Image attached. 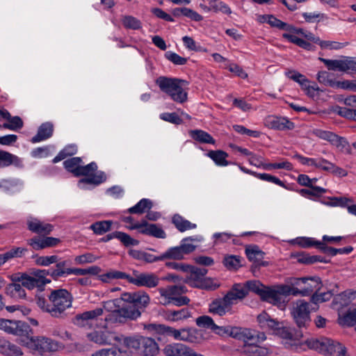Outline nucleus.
<instances>
[{
    "instance_id": "1",
    "label": "nucleus",
    "mask_w": 356,
    "mask_h": 356,
    "mask_svg": "<svg viewBox=\"0 0 356 356\" xmlns=\"http://www.w3.org/2000/svg\"><path fill=\"white\" fill-rule=\"evenodd\" d=\"M257 321L261 329L271 331L273 334L285 339L299 340L304 334L302 331L292 332L289 327L284 325L282 322L272 318L266 312H264L257 316Z\"/></svg>"
},
{
    "instance_id": "2",
    "label": "nucleus",
    "mask_w": 356,
    "mask_h": 356,
    "mask_svg": "<svg viewBox=\"0 0 356 356\" xmlns=\"http://www.w3.org/2000/svg\"><path fill=\"white\" fill-rule=\"evenodd\" d=\"M156 83L163 92L168 94L173 101L184 103L188 99L187 92L183 88V85L188 84L185 80L177 78L159 76Z\"/></svg>"
},
{
    "instance_id": "3",
    "label": "nucleus",
    "mask_w": 356,
    "mask_h": 356,
    "mask_svg": "<svg viewBox=\"0 0 356 356\" xmlns=\"http://www.w3.org/2000/svg\"><path fill=\"white\" fill-rule=\"evenodd\" d=\"M305 343L310 349L329 356H346L347 352L346 348L341 343L326 337L308 339Z\"/></svg>"
},
{
    "instance_id": "4",
    "label": "nucleus",
    "mask_w": 356,
    "mask_h": 356,
    "mask_svg": "<svg viewBox=\"0 0 356 356\" xmlns=\"http://www.w3.org/2000/svg\"><path fill=\"white\" fill-rule=\"evenodd\" d=\"M72 294L66 289L52 290L49 295L51 306L48 307L47 312L55 318L63 317L65 310L72 306Z\"/></svg>"
},
{
    "instance_id": "5",
    "label": "nucleus",
    "mask_w": 356,
    "mask_h": 356,
    "mask_svg": "<svg viewBox=\"0 0 356 356\" xmlns=\"http://www.w3.org/2000/svg\"><path fill=\"white\" fill-rule=\"evenodd\" d=\"M124 343L128 348L138 350L144 356H155L159 352L157 343L151 337H128L124 339Z\"/></svg>"
},
{
    "instance_id": "6",
    "label": "nucleus",
    "mask_w": 356,
    "mask_h": 356,
    "mask_svg": "<svg viewBox=\"0 0 356 356\" xmlns=\"http://www.w3.org/2000/svg\"><path fill=\"white\" fill-rule=\"evenodd\" d=\"M22 344L27 348L39 352H53L58 348L56 341L45 337H34L31 329V334L22 340Z\"/></svg>"
},
{
    "instance_id": "7",
    "label": "nucleus",
    "mask_w": 356,
    "mask_h": 356,
    "mask_svg": "<svg viewBox=\"0 0 356 356\" xmlns=\"http://www.w3.org/2000/svg\"><path fill=\"white\" fill-rule=\"evenodd\" d=\"M293 321L298 327V330L291 329L292 332L302 331V329L307 330L312 322L310 317V311L309 309V303L305 300H298L296 305L293 307L291 312Z\"/></svg>"
},
{
    "instance_id": "8",
    "label": "nucleus",
    "mask_w": 356,
    "mask_h": 356,
    "mask_svg": "<svg viewBox=\"0 0 356 356\" xmlns=\"http://www.w3.org/2000/svg\"><path fill=\"white\" fill-rule=\"evenodd\" d=\"M291 293V287L289 285H277L273 289L265 286L260 298L263 301L280 307L284 302L283 296H287Z\"/></svg>"
},
{
    "instance_id": "9",
    "label": "nucleus",
    "mask_w": 356,
    "mask_h": 356,
    "mask_svg": "<svg viewBox=\"0 0 356 356\" xmlns=\"http://www.w3.org/2000/svg\"><path fill=\"white\" fill-rule=\"evenodd\" d=\"M0 329L8 334L19 337L21 343L22 339L31 334L30 325L22 321L0 318Z\"/></svg>"
},
{
    "instance_id": "10",
    "label": "nucleus",
    "mask_w": 356,
    "mask_h": 356,
    "mask_svg": "<svg viewBox=\"0 0 356 356\" xmlns=\"http://www.w3.org/2000/svg\"><path fill=\"white\" fill-rule=\"evenodd\" d=\"M97 169L96 163L91 162L90 163L80 167L76 170V177L80 176H88V177L80 179V183L99 185L106 180V175L104 172H99L97 174H94Z\"/></svg>"
},
{
    "instance_id": "11",
    "label": "nucleus",
    "mask_w": 356,
    "mask_h": 356,
    "mask_svg": "<svg viewBox=\"0 0 356 356\" xmlns=\"http://www.w3.org/2000/svg\"><path fill=\"white\" fill-rule=\"evenodd\" d=\"M212 331L220 336H230L240 341L252 337L251 329L245 327L218 326L215 323Z\"/></svg>"
},
{
    "instance_id": "12",
    "label": "nucleus",
    "mask_w": 356,
    "mask_h": 356,
    "mask_svg": "<svg viewBox=\"0 0 356 356\" xmlns=\"http://www.w3.org/2000/svg\"><path fill=\"white\" fill-rule=\"evenodd\" d=\"M140 316L141 312H139L137 308H133L130 304L122 302L118 310L113 314L114 318L113 323L124 324L129 321H135Z\"/></svg>"
},
{
    "instance_id": "13",
    "label": "nucleus",
    "mask_w": 356,
    "mask_h": 356,
    "mask_svg": "<svg viewBox=\"0 0 356 356\" xmlns=\"http://www.w3.org/2000/svg\"><path fill=\"white\" fill-rule=\"evenodd\" d=\"M122 299L124 302H127L133 307L137 308L141 313L149 303V297L147 293L143 291L129 293L124 292L122 293Z\"/></svg>"
},
{
    "instance_id": "14",
    "label": "nucleus",
    "mask_w": 356,
    "mask_h": 356,
    "mask_svg": "<svg viewBox=\"0 0 356 356\" xmlns=\"http://www.w3.org/2000/svg\"><path fill=\"white\" fill-rule=\"evenodd\" d=\"M133 274L134 277H131L129 280V283L137 286L154 288L158 286L159 283V278L154 273H140L136 270H134Z\"/></svg>"
},
{
    "instance_id": "15",
    "label": "nucleus",
    "mask_w": 356,
    "mask_h": 356,
    "mask_svg": "<svg viewBox=\"0 0 356 356\" xmlns=\"http://www.w3.org/2000/svg\"><path fill=\"white\" fill-rule=\"evenodd\" d=\"M308 280L304 286H300V289L291 287V293L293 296L301 295L302 296H309L314 291L317 293L322 286L321 278L319 277H307Z\"/></svg>"
},
{
    "instance_id": "16",
    "label": "nucleus",
    "mask_w": 356,
    "mask_h": 356,
    "mask_svg": "<svg viewBox=\"0 0 356 356\" xmlns=\"http://www.w3.org/2000/svg\"><path fill=\"white\" fill-rule=\"evenodd\" d=\"M163 351L165 356H196V353L191 348L181 343L168 344Z\"/></svg>"
},
{
    "instance_id": "17",
    "label": "nucleus",
    "mask_w": 356,
    "mask_h": 356,
    "mask_svg": "<svg viewBox=\"0 0 356 356\" xmlns=\"http://www.w3.org/2000/svg\"><path fill=\"white\" fill-rule=\"evenodd\" d=\"M103 314V309L96 308L93 310L84 312L76 314L73 318V323L79 327L90 326V321L96 319Z\"/></svg>"
},
{
    "instance_id": "18",
    "label": "nucleus",
    "mask_w": 356,
    "mask_h": 356,
    "mask_svg": "<svg viewBox=\"0 0 356 356\" xmlns=\"http://www.w3.org/2000/svg\"><path fill=\"white\" fill-rule=\"evenodd\" d=\"M55 264V268H49L50 276L54 280H57L58 278L63 277L65 275L71 274L72 268L69 267V261H60V259H58V261Z\"/></svg>"
},
{
    "instance_id": "19",
    "label": "nucleus",
    "mask_w": 356,
    "mask_h": 356,
    "mask_svg": "<svg viewBox=\"0 0 356 356\" xmlns=\"http://www.w3.org/2000/svg\"><path fill=\"white\" fill-rule=\"evenodd\" d=\"M267 122L271 128L278 130H291L294 128V123L285 118L277 116L269 117Z\"/></svg>"
},
{
    "instance_id": "20",
    "label": "nucleus",
    "mask_w": 356,
    "mask_h": 356,
    "mask_svg": "<svg viewBox=\"0 0 356 356\" xmlns=\"http://www.w3.org/2000/svg\"><path fill=\"white\" fill-rule=\"evenodd\" d=\"M28 229L38 234H49L53 230V225L49 223H44L38 220L29 221L27 223Z\"/></svg>"
},
{
    "instance_id": "21",
    "label": "nucleus",
    "mask_w": 356,
    "mask_h": 356,
    "mask_svg": "<svg viewBox=\"0 0 356 356\" xmlns=\"http://www.w3.org/2000/svg\"><path fill=\"white\" fill-rule=\"evenodd\" d=\"M54 126L50 122L42 123L38 128L37 134L33 136L31 141L33 143L46 140L52 136Z\"/></svg>"
},
{
    "instance_id": "22",
    "label": "nucleus",
    "mask_w": 356,
    "mask_h": 356,
    "mask_svg": "<svg viewBox=\"0 0 356 356\" xmlns=\"http://www.w3.org/2000/svg\"><path fill=\"white\" fill-rule=\"evenodd\" d=\"M124 302V300L122 299V297L120 298H115L111 300H108L106 302H104L103 303V311L106 310L109 312V314L106 316L105 320L106 321H110L113 323L114 318H113V314L115 313L119 309V307L120 306V304Z\"/></svg>"
},
{
    "instance_id": "23",
    "label": "nucleus",
    "mask_w": 356,
    "mask_h": 356,
    "mask_svg": "<svg viewBox=\"0 0 356 356\" xmlns=\"http://www.w3.org/2000/svg\"><path fill=\"white\" fill-rule=\"evenodd\" d=\"M188 272L191 273L190 275L184 280V282L191 286V283H197L202 279L207 273L208 270L204 268H198L190 265Z\"/></svg>"
},
{
    "instance_id": "24",
    "label": "nucleus",
    "mask_w": 356,
    "mask_h": 356,
    "mask_svg": "<svg viewBox=\"0 0 356 356\" xmlns=\"http://www.w3.org/2000/svg\"><path fill=\"white\" fill-rule=\"evenodd\" d=\"M164 318L169 321H178L186 319L191 316V314L187 308H183L179 310H167L165 311Z\"/></svg>"
},
{
    "instance_id": "25",
    "label": "nucleus",
    "mask_w": 356,
    "mask_h": 356,
    "mask_svg": "<svg viewBox=\"0 0 356 356\" xmlns=\"http://www.w3.org/2000/svg\"><path fill=\"white\" fill-rule=\"evenodd\" d=\"M91 356H131V353L127 350L111 347L97 350Z\"/></svg>"
},
{
    "instance_id": "26",
    "label": "nucleus",
    "mask_w": 356,
    "mask_h": 356,
    "mask_svg": "<svg viewBox=\"0 0 356 356\" xmlns=\"http://www.w3.org/2000/svg\"><path fill=\"white\" fill-rule=\"evenodd\" d=\"M0 353L7 356H19L22 355L19 347L4 339H3L0 345Z\"/></svg>"
},
{
    "instance_id": "27",
    "label": "nucleus",
    "mask_w": 356,
    "mask_h": 356,
    "mask_svg": "<svg viewBox=\"0 0 356 356\" xmlns=\"http://www.w3.org/2000/svg\"><path fill=\"white\" fill-rule=\"evenodd\" d=\"M229 307L227 305L224 298H218L212 301L209 305V312L210 313L216 314L219 316H223L229 310Z\"/></svg>"
},
{
    "instance_id": "28",
    "label": "nucleus",
    "mask_w": 356,
    "mask_h": 356,
    "mask_svg": "<svg viewBox=\"0 0 356 356\" xmlns=\"http://www.w3.org/2000/svg\"><path fill=\"white\" fill-rule=\"evenodd\" d=\"M6 293L13 298H24L26 293L19 283H11L6 286Z\"/></svg>"
},
{
    "instance_id": "29",
    "label": "nucleus",
    "mask_w": 356,
    "mask_h": 356,
    "mask_svg": "<svg viewBox=\"0 0 356 356\" xmlns=\"http://www.w3.org/2000/svg\"><path fill=\"white\" fill-rule=\"evenodd\" d=\"M88 339L95 343L106 345L111 343L110 335L108 333L102 331H95L87 334Z\"/></svg>"
},
{
    "instance_id": "30",
    "label": "nucleus",
    "mask_w": 356,
    "mask_h": 356,
    "mask_svg": "<svg viewBox=\"0 0 356 356\" xmlns=\"http://www.w3.org/2000/svg\"><path fill=\"white\" fill-rule=\"evenodd\" d=\"M189 134L195 140L201 143L215 144L216 143L213 137L204 131L200 129L191 130Z\"/></svg>"
},
{
    "instance_id": "31",
    "label": "nucleus",
    "mask_w": 356,
    "mask_h": 356,
    "mask_svg": "<svg viewBox=\"0 0 356 356\" xmlns=\"http://www.w3.org/2000/svg\"><path fill=\"white\" fill-rule=\"evenodd\" d=\"M139 233L158 238H165L166 237L164 230L156 224H151L147 228L139 230Z\"/></svg>"
},
{
    "instance_id": "32",
    "label": "nucleus",
    "mask_w": 356,
    "mask_h": 356,
    "mask_svg": "<svg viewBox=\"0 0 356 356\" xmlns=\"http://www.w3.org/2000/svg\"><path fill=\"white\" fill-rule=\"evenodd\" d=\"M153 207V203L148 199H142L135 206L129 208L127 212L129 213L142 214L149 210Z\"/></svg>"
},
{
    "instance_id": "33",
    "label": "nucleus",
    "mask_w": 356,
    "mask_h": 356,
    "mask_svg": "<svg viewBox=\"0 0 356 356\" xmlns=\"http://www.w3.org/2000/svg\"><path fill=\"white\" fill-rule=\"evenodd\" d=\"M172 222L175 227L179 232H184L187 229H193L196 227V225L192 224L187 220L184 219L180 215L175 214L172 217Z\"/></svg>"
},
{
    "instance_id": "34",
    "label": "nucleus",
    "mask_w": 356,
    "mask_h": 356,
    "mask_svg": "<svg viewBox=\"0 0 356 356\" xmlns=\"http://www.w3.org/2000/svg\"><path fill=\"white\" fill-rule=\"evenodd\" d=\"M210 157L218 165L226 166L229 162L226 160L228 154L222 150H211L207 153Z\"/></svg>"
},
{
    "instance_id": "35",
    "label": "nucleus",
    "mask_w": 356,
    "mask_h": 356,
    "mask_svg": "<svg viewBox=\"0 0 356 356\" xmlns=\"http://www.w3.org/2000/svg\"><path fill=\"white\" fill-rule=\"evenodd\" d=\"M248 259L254 263L259 262L264 259V252L257 245H250L245 249Z\"/></svg>"
},
{
    "instance_id": "36",
    "label": "nucleus",
    "mask_w": 356,
    "mask_h": 356,
    "mask_svg": "<svg viewBox=\"0 0 356 356\" xmlns=\"http://www.w3.org/2000/svg\"><path fill=\"white\" fill-rule=\"evenodd\" d=\"M298 261L300 264H312L316 262H323V263H329L330 260L326 259L325 257L319 256V255H309L307 253H302L299 255L298 258Z\"/></svg>"
},
{
    "instance_id": "37",
    "label": "nucleus",
    "mask_w": 356,
    "mask_h": 356,
    "mask_svg": "<svg viewBox=\"0 0 356 356\" xmlns=\"http://www.w3.org/2000/svg\"><path fill=\"white\" fill-rule=\"evenodd\" d=\"M112 220L97 221L92 223L90 228L95 234L102 235L111 229Z\"/></svg>"
},
{
    "instance_id": "38",
    "label": "nucleus",
    "mask_w": 356,
    "mask_h": 356,
    "mask_svg": "<svg viewBox=\"0 0 356 356\" xmlns=\"http://www.w3.org/2000/svg\"><path fill=\"white\" fill-rule=\"evenodd\" d=\"M19 158L8 152L0 150V168L6 167L12 164L17 165Z\"/></svg>"
},
{
    "instance_id": "39",
    "label": "nucleus",
    "mask_w": 356,
    "mask_h": 356,
    "mask_svg": "<svg viewBox=\"0 0 356 356\" xmlns=\"http://www.w3.org/2000/svg\"><path fill=\"white\" fill-rule=\"evenodd\" d=\"M341 325L353 326L356 324V308L350 307L342 318H339Z\"/></svg>"
},
{
    "instance_id": "40",
    "label": "nucleus",
    "mask_w": 356,
    "mask_h": 356,
    "mask_svg": "<svg viewBox=\"0 0 356 356\" xmlns=\"http://www.w3.org/2000/svg\"><path fill=\"white\" fill-rule=\"evenodd\" d=\"M149 330L155 331L159 334H163L168 337H172L174 329L172 327L163 325V324H156L152 323L145 326Z\"/></svg>"
},
{
    "instance_id": "41",
    "label": "nucleus",
    "mask_w": 356,
    "mask_h": 356,
    "mask_svg": "<svg viewBox=\"0 0 356 356\" xmlns=\"http://www.w3.org/2000/svg\"><path fill=\"white\" fill-rule=\"evenodd\" d=\"M30 274L37 280L38 286L44 285L46 283H49L51 281L47 279L46 275H50V270H40V269H32L30 271Z\"/></svg>"
},
{
    "instance_id": "42",
    "label": "nucleus",
    "mask_w": 356,
    "mask_h": 356,
    "mask_svg": "<svg viewBox=\"0 0 356 356\" xmlns=\"http://www.w3.org/2000/svg\"><path fill=\"white\" fill-rule=\"evenodd\" d=\"M319 60L326 65L329 70L345 71V60H330L323 58H319Z\"/></svg>"
},
{
    "instance_id": "43",
    "label": "nucleus",
    "mask_w": 356,
    "mask_h": 356,
    "mask_svg": "<svg viewBox=\"0 0 356 356\" xmlns=\"http://www.w3.org/2000/svg\"><path fill=\"white\" fill-rule=\"evenodd\" d=\"M115 238H118L125 247L135 246L139 244V241L131 238L128 234L122 232H115Z\"/></svg>"
},
{
    "instance_id": "44",
    "label": "nucleus",
    "mask_w": 356,
    "mask_h": 356,
    "mask_svg": "<svg viewBox=\"0 0 356 356\" xmlns=\"http://www.w3.org/2000/svg\"><path fill=\"white\" fill-rule=\"evenodd\" d=\"M162 261L165 259L181 260L184 255L179 246L169 248L165 252L161 254Z\"/></svg>"
},
{
    "instance_id": "45",
    "label": "nucleus",
    "mask_w": 356,
    "mask_h": 356,
    "mask_svg": "<svg viewBox=\"0 0 356 356\" xmlns=\"http://www.w3.org/2000/svg\"><path fill=\"white\" fill-rule=\"evenodd\" d=\"M241 257L235 255H227L223 259L222 263L228 270H237L241 265Z\"/></svg>"
},
{
    "instance_id": "46",
    "label": "nucleus",
    "mask_w": 356,
    "mask_h": 356,
    "mask_svg": "<svg viewBox=\"0 0 356 356\" xmlns=\"http://www.w3.org/2000/svg\"><path fill=\"white\" fill-rule=\"evenodd\" d=\"M122 23L126 29L132 30H138L142 27L140 21L131 15L124 16L122 19Z\"/></svg>"
},
{
    "instance_id": "47",
    "label": "nucleus",
    "mask_w": 356,
    "mask_h": 356,
    "mask_svg": "<svg viewBox=\"0 0 356 356\" xmlns=\"http://www.w3.org/2000/svg\"><path fill=\"white\" fill-rule=\"evenodd\" d=\"M329 199L330 201L324 204L331 207H346L348 204L353 202V199L346 197H332Z\"/></svg>"
},
{
    "instance_id": "48",
    "label": "nucleus",
    "mask_w": 356,
    "mask_h": 356,
    "mask_svg": "<svg viewBox=\"0 0 356 356\" xmlns=\"http://www.w3.org/2000/svg\"><path fill=\"white\" fill-rule=\"evenodd\" d=\"M209 10H212L216 13L221 12L225 14H231L232 13L230 8L227 4L218 0L210 1Z\"/></svg>"
},
{
    "instance_id": "49",
    "label": "nucleus",
    "mask_w": 356,
    "mask_h": 356,
    "mask_svg": "<svg viewBox=\"0 0 356 356\" xmlns=\"http://www.w3.org/2000/svg\"><path fill=\"white\" fill-rule=\"evenodd\" d=\"M82 159L80 157H72L67 159L63 162L65 168L72 172L75 177L76 174V170L80 167Z\"/></svg>"
},
{
    "instance_id": "50",
    "label": "nucleus",
    "mask_w": 356,
    "mask_h": 356,
    "mask_svg": "<svg viewBox=\"0 0 356 356\" xmlns=\"http://www.w3.org/2000/svg\"><path fill=\"white\" fill-rule=\"evenodd\" d=\"M245 286L247 288L248 293L251 291L261 297V293H264L265 286L262 284L259 280H249L245 282Z\"/></svg>"
},
{
    "instance_id": "51",
    "label": "nucleus",
    "mask_w": 356,
    "mask_h": 356,
    "mask_svg": "<svg viewBox=\"0 0 356 356\" xmlns=\"http://www.w3.org/2000/svg\"><path fill=\"white\" fill-rule=\"evenodd\" d=\"M310 189L302 188L300 189L298 192L302 196H314V197H320L323 193H325L327 190L320 186H316L312 185L309 186Z\"/></svg>"
},
{
    "instance_id": "52",
    "label": "nucleus",
    "mask_w": 356,
    "mask_h": 356,
    "mask_svg": "<svg viewBox=\"0 0 356 356\" xmlns=\"http://www.w3.org/2000/svg\"><path fill=\"white\" fill-rule=\"evenodd\" d=\"M181 341H185L190 343H196L197 337L195 334L197 333V330L192 328L181 329Z\"/></svg>"
},
{
    "instance_id": "53",
    "label": "nucleus",
    "mask_w": 356,
    "mask_h": 356,
    "mask_svg": "<svg viewBox=\"0 0 356 356\" xmlns=\"http://www.w3.org/2000/svg\"><path fill=\"white\" fill-rule=\"evenodd\" d=\"M191 286L194 288H198L206 290H215L218 286L213 285L212 281L209 278H205L204 277L199 280L197 283H191Z\"/></svg>"
},
{
    "instance_id": "54",
    "label": "nucleus",
    "mask_w": 356,
    "mask_h": 356,
    "mask_svg": "<svg viewBox=\"0 0 356 356\" xmlns=\"http://www.w3.org/2000/svg\"><path fill=\"white\" fill-rule=\"evenodd\" d=\"M317 80L320 83L333 88L334 85V79L332 75L326 71L319 72L317 74Z\"/></svg>"
},
{
    "instance_id": "55",
    "label": "nucleus",
    "mask_w": 356,
    "mask_h": 356,
    "mask_svg": "<svg viewBox=\"0 0 356 356\" xmlns=\"http://www.w3.org/2000/svg\"><path fill=\"white\" fill-rule=\"evenodd\" d=\"M196 324L198 327L213 330L215 323L211 317L209 316H201L196 318Z\"/></svg>"
},
{
    "instance_id": "56",
    "label": "nucleus",
    "mask_w": 356,
    "mask_h": 356,
    "mask_svg": "<svg viewBox=\"0 0 356 356\" xmlns=\"http://www.w3.org/2000/svg\"><path fill=\"white\" fill-rule=\"evenodd\" d=\"M165 57L177 65H184L187 63L188 58L181 57L177 54L172 51H167L165 54Z\"/></svg>"
},
{
    "instance_id": "57",
    "label": "nucleus",
    "mask_w": 356,
    "mask_h": 356,
    "mask_svg": "<svg viewBox=\"0 0 356 356\" xmlns=\"http://www.w3.org/2000/svg\"><path fill=\"white\" fill-rule=\"evenodd\" d=\"M255 177H257V178H259L261 180H264V181H269V182H273V183L277 184L284 188H288L286 187V186L285 185V184L282 181H281L279 178H277L273 175H271L270 174L256 172Z\"/></svg>"
},
{
    "instance_id": "58",
    "label": "nucleus",
    "mask_w": 356,
    "mask_h": 356,
    "mask_svg": "<svg viewBox=\"0 0 356 356\" xmlns=\"http://www.w3.org/2000/svg\"><path fill=\"white\" fill-rule=\"evenodd\" d=\"M332 296H333V293L330 290L327 291V292L321 293H318V292L314 293L312 296L311 301L314 304H317L319 302H325V301L329 300L332 298Z\"/></svg>"
},
{
    "instance_id": "59",
    "label": "nucleus",
    "mask_w": 356,
    "mask_h": 356,
    "mask_svg": "<svg viewBox=\"0 0 356 356\" xmlns=\"http://www.w3.org/2000/svg\"><path fill=\"white\" fill-rule=\"evenodd\" d=\"M194 241L195 239L193 238L192 237H187L181 241V243L179 247L183 255L193 252L196 248L195 245L191 243H187L186 241Z\"/></svg>"
},
{
    "instance_id": "60",
    "label": "nucleus",
    "mask_w": 356,
    "mask_h": 356,
    "mask_svg": "<svg viewBox=\"0 0 356 356\" xmlns=\"http://www.w3.org/2000/svg\"><path fill=\"white\" fill-rule=\"evenodd\" d=\"M161 118L166 122L175 124H181L183 123L182 119L176 113H164L161 115Z\"/></svg>"
},
{
    "instance_id": "61",
    "label": "nucleus",
    "mask_w": 356,
    "mask_h": 356,
    "mask_svg": "<svg viewBox=\"0 0 356 356\" xmlns=\"http://www.w3.org/2000/svg\"><path fill=\"white\" fill-rule=\"evenodd\" d=\"M58 261L57 255L39 257L35 262L38 265L47 266Z\"/></svg>"
},
{
    "instance_id": "62",
    "label": "nucleus",
    "mask_w": 356,
    "mask_h": 356,
    "mask_svg": "<svg viewBox=\"0 0 356 356\" xmlns=\"http://www.w3.org/2000/svg\"><path fill=\"white\" fill-rule=\"evenodd\" d=\"M314 134L320 138L326 140L331 143L334 141V138H337V134L333 132L324 131L321 129H316L314 131Z\"/></svg>"
},
{
    "instance_id": "63",
    "label": "nucleus",
    "mask_w": 356,
    "mask_h": 356,
    "mask_svg": "<svg viewBox=\"0 0 356 356\" xmlns=\"http://www.w3.org/2000/svg\"><path fill=\"white\" fill-rule=\"evenodd\" d=\"M190 299L187 296H181L170 298V300H168V304L178 307L188 305Z\"/></svg>"
},
{
    "instance_id": "64",
    "label": "nucleus",
    "mask_w": 356,
    "mask_h": 356,
    "mask_svg": "<svg viewBox=\"0 0 356 356\" xmlns=\"http://www.w3.org/2000/svg\"><path fill=\"white\" fill-rule=\"evenodd\" d=\"M28 244L35 250H40L45 248L42 238L34 236L28 240Z\"/></svg>"
}]
</instances>
